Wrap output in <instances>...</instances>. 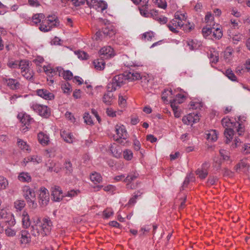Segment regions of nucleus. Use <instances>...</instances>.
Listing matches in <instances>:
<instances>
[{"label":"nucleus","instance_id":"nucleus-30","mask_svg":"<svg viewBox=\"0 0 250 250\" xmlns=\"http://www.w3.org/2000/svg\"><path fill=\"white\" fill-rule=\"evenodd\" d=\"M18 178L19 180L22 182L29 183L31 181V177L28 172H22L20 173Z\"/></svg>","mask_w":250,"mask_h":250},{"label":"nucleus","instance_id":"nucleus-29","mask_svg":"<svg viewBox=\"0 0 250 250\" xmlns=\"http://www.w3.org/2000/svg\"><path fill=\"white\" fill-rule=\"evenodd\" d=\"M14 226H10L5 224L4 231L6 235L8 237H14L16 234V230L13 228Z\"/></svg>","mask_w":250,"mask_h":250},{"label":"nucleus","instance_id":"nucleus-31","mask_svg":"<svg viewBox=\"0 0 250 250\" xmlns=\"http://www.w3.org/2000/svg\"><path fill=\"white\" fill-rule=\"evenodd\" d=\"M93 65L94 67L98 70H102L105 67V62L102 59V58L98 59L97 60H95L93 61Z\"/></svg>","mask_w":250,"mask_h":250},{"label":"nucleus","instance_id":"nucleus-9","mask_svg":"<svg viewBox=\"0 0 250 250\" xmlns=\"http://www.w3.org/2000/svg\"><path fill=\"white\" fill-rule=\"evenodd\" d=\"M43 69L46 74L47 75V81H49V79H52L57 75L60 76L62 70V68L61 67H57L55 68H53L50 65L44 66H43Z\"/></svg>","mask_w":250,"mask_h":250},{"label":"nucleus","instance_id":"nucleus-21","mask_svg":"<svg viewBox=\"0 0 250 250\" xmlns=\"http://www.w3.org/2000/svg\"><path fill=\"white\" fill-rule=\"evenodd\" d=\"M113 91L108 90L107 89V92L104 95L103 97V102L106 105H110L112 103L114 96L112 92Z\"/></svg>","mask_w":250,"mask_h":250},{"label":"nucleus","instance_id":"nucleus-38","mask_svg":"<svg viewBox=\"0 0 250 250\" xmlns=\"http://www.w3.org/2000/svg\"><path fill=\"white\" fill-rule=\"evenodd\" d=\"M194 112L188 114L187 116H184L182 119L183 122L189 125L194 123Z\"/></svg>","mask_w":250,"mask_h":250},{"label":"nucleus","instance_id":"nucleus-61","mask_svg":"<svg viewBox=\"0 0 250 250\" xmlns=\"http://www.w3.org/2000/svg\"><path fill=\"white\" fill-rule=\"evenodd\" d=\"M119 104L121 107H125L126 106V101L125 97L120 95L119 96Z\"/></svg>","mask_w":250,"mask_h":250},{"label":"nucleus","instance_id":"nucleus-26","mask_svg":"<svg viewBox=\"0 0 250 250\" xmlns=\"http://www.w3.org/2000/svg\"><path fill=\"white\" fill-rule=\"evenodd\" d=\"M38 138L40 144L43 146H46L49 142L48 135L43 132L39 133L38 134Z\"/></svg>","mask_w":250,"mask_h":250},{"label":"nucleus","instance_id":"nucleus-25","mask_svg":"<svg viewBox=\"0 0 250 250\" xmlns=\"http://www.w3.org/2000/svg\"><path fill=\"white\" fill-rule=\"evenodd\" d=\"M34 223L31 226V232L33 235L36 236L41 234V229L39 228V226H41L40 219L37 218V220L34 222Z\"/></svg>","mask_w":250,"mask_h":250},{"label":"nucleus","instance_id":"nucleus-24","mask_svg":"<svg viewBox=\"0 0 250 250\" xmlns=\"http://www.w3.org/2000/svg\"><path fill=\"white\" fill-rule=\"evenodd\" d=\"M21 220L23 227L24 228H28L31 224L30 216L26 211H23L22 213Z\"/></svg>","mask_w":250,"mask_h":250},{"label":"nucleus","instance_id":"nucleus-40","mask_svg":"<svg viewBox=\"0 0 250 250\" xmlns=\"http://www.w3.org/2000/svg\"><path fill=\"white\" fill-rule=\"evenodd\" d=\"M19 68L21 69V73L29 70V62L28 61L22 60L19 62Z\"/></svg>","mask_w":250,"mask_h":250},{"label":"nucleus","instance_id":"nucleus-5","mask_svg":"<svg viewBox=\"0 0 250 250\" xmlns=\"http://www.w3.org/2000/svg\"><path fill=\"white\" fill-rule=\"evenodd\" d=\"M23 196L27 201L29 206L34 208L36 207L37 204L35 203L36 194L34 189L29 186H24L23 188Z\"/></svg>","mask_w":250,"mask_h":250},{"label":"nucleus","instance_id":"nucleus-23","mask_svg":"<svg viewBox=\"0 0 250 250\" xmlns=\"http://www.w3.org/2000/svg\"><path fill=\"white\" fill-rule=\"evenodd\" d=\"M102 31L104 36L105 38H111L116 33V30L112 25H109L103 28Z\"/></svg>","mask_w":250,"mask_h":250},{"label":"nucleus","instance_id":"nucleus-57","mask_svg":"<svg viewBox=\"0 0 250 250\" xmlns=\"http://www.w3.org/2000/svg\"><path fill=\"white\" fill-rule=\"evenodd\" d=\"M21 74L23 77H24L27 80H31L33 78V71L30 69L25 72H22Z\"/></svg>","mask_w":250,"mask_h":250},{"label":"nucleus","instance_id":"nucleus-22","mask_svg":"<svg viewBox=\"0 0 250 250\" xmlns=\"http://www.w3.org/2000/svg\"><path fill=\"white\" fill-rule=\"evenodd\" d=\"M205 137L209 142H213L217 139V134L215 130H207L205 132Z\"/></svg>","mask_w":250,"mask_h":250},{"label":"nucleus","instance_id":"nucleus-63","mask_svg":"<svg viewBox=\"0 0 250 250\" xmlns=\"http://www.w3.org/2000/svg\"><path fill=\"white\" fill-rule=\"evenodd\" d=\"M220 153L224 160H228L229 159V153L228 151L224 149H221L220 150Z\"/></svg>","mask_w":250,"mask_h":250},{"label":"nucleus","instance_id":"nucleus-47","mask_svg":"<svg viewBox=\"0 0 250 250\" xmlns=\"http://www.w3.org/2000/svg\"><path fill=\"white\" fill-rule=\"evenodd\" d=\"M8 185V180L3 176H0V189H4Z\"/></svg>","mask_w":250,"mask_h":250},{"label":"nucleus","instance_id":"nucleus-58","mask_svg":"<svg viewBox=\"0 0 250 250\" xmlns=\"http://www.w3.org/2000/svg\"><path fill=\"white\" fill-rule=\"evenodd\" d=\"M189 105L190 108L196 109L202 107L203 106V104L201 102L192 101L190 103Z\"/></svg>","mask_w":250,"mask_h":250},{"label":"nucleus","instance_id":"nucleus-15","mask_svg":"<svg viewBox=\"0 0 250 250\" xmlns=\"http://www.w3.org/2000/svg\"><path fill=\"white\" fill-rule=\"evenodd\" d=\"M52 196L53 200L56 202L61 201L63 197H64V195H63L61 188L57 186H55L52 188Z\"/></svg>","mask_w":250,"mask_h":250},{"label":"nucleus","instance_id":"nucleus-17","mask_svg":"<svg viewBox=\"0 0 250 250\" xmlns=\"http://www.w3.org/2000/svg\"><path fill=\"white\" fill-rule=\"evenodd\" d=\"M99 52L102 58L107 59L114 56L113 49L110 46L103 47Z\"/></svg>","mask_w":250,"mask_h":250},{"label":"nucleus","instance_id":"nucleus-36","mask_svg":"<svg viewBox=\"0 0 250 250\" xmlns=\"http://www.w3.org/2000/svg\"><path fill=\"white\" fill-rule=\"evenodd\" d=\"M45 15L43 13H39L34 15L32 17V21L35 24H38L44 21L45 19Z\"/></svg>","mask_w":250,"mask_h":250},{"label":"nucleus","instance_id":"nucleus-53","mask_svg":"<svg viewBox=\"0 0 250 250\" xmlns=\"http://www.w3.org/2000/svg\"><path fill=\"white\" fill-rule=\"evenodd\" d=\"M226 76L232 81H236V77L230 69H227L226 71Z\"/></svg>","mask_w":250,"mask_h":250},{"label":"nucleus","instance_id":"nucleus-59","mask_svg":"<svg viewBox=\"0 0 250 250\" xmlns=\"http://www.w3.org/2000/svg\"><path fill=\"white\" fill-rule=\"evenodd\" d=\"M170 105L173 109L174 116L176 118H179L180 116V112L177 110L178 105H175L174 103H171Z\"/></svg>","mask_w":250,"mask_h":250},{"label":"nucleus","instance_id":"nucleus-62","mask_svg":"<svg viewBox=\"0 0 250 250\" xmlns=\"http://www.w3.org/2000/svg\"><path fill=\"white\" fill-rule=\"evenodd\" d=\"M218 179L216 177L210 176L208 179L207 184L208 185H213L217 181Z\"/></svg>","mask_w":250,"mask_h":250},{"label":"nucleus","instance_id":"nucleus-35","mask_svg":"<svg viewBox=\"0 0 250 250\" xmlns=\"http://www.w3.org/2000/svg\"><path fill=\"white\" fill-rule=\"evenodd\" d=\"M90 180L94 184H99L102 181V177L100 174L94 172L90 175Z\"/></svg>","mask_w":250,"mask_h":250},{"label":"nucleus","instance_id":"nucleus-18","mask_svg":"<svg viewBox=\"0 0 250 250\" xmlns=\"http://www.w3.org/2000/svg\"><path fill=\"white\" fill-rule=\"evenodd\" d=\"M36 93L39 96L46 100H51L54 98V95L52 93L44 89L37 90Z\"/></svg>","mask_w":250,"mask_h":250},{"label":"nucleus","instance_id":"nucleus-6","mask_svg":"<svg viewBox=\"0 0 250 250\" xmlns=\"http://www.w3.org/2000/svg\"><path fill=\"white\" fill-rule=\"evenodd\" d=\"M222 125L226 128H236V130L239 136L242 135L244 131V127L239 122H231L229 118H223L221 121Z\"/></svg>","mask_w":250,"mask_h":250},{"label":"nucleus","instance_id":"nucleus-50","mask_svg":"<svg viewBox=\"0 0 250 250\" xmlns=\"http://www.w3.org/2000/svg\"><path fill=\"white\" fill-rule=\"evenodd\" d=\"M83 118L84 119V123L88 125H93V121L91 119V116L89 115V113L88 112H85L84 114Z\"/></svg>","mask_w":250,"mask_h":250},{"label":"nucleus","instance_id":"nucleus-55","mask_svg":"<svg viewBox=\"0 0 250 250\" xmlns=\"http://www.w3.org/2000/svg\"><path fill=\"white\" fill-rule=\"evenodd\" d=\"M213 28L211 27H204L202 29V33L204 37L207 38L212 33Z\"/></svg>","mask_w":250,"mask_h":250},{"label":"nucleus","instance_id":"nucleus-52","mask_svg":"<svg viewBox=\"0 0 250 250\" xmlns=\"http://www.w3.org/2000/svg\"><path fill=\"white\" fill-rule=\"evenodd\" d=\"M75 54L77 55L78 58L81 60H86L88 58V55L84 51H77L75 52Z\"/></svg>","mask_w":250,"mask_h":250},{"label":"nucleus","instance_id":"nucleus-60","mask_svg":"<svg viewBox=\"0 0 250 250\" xmlns=\"http://www.w3.org/2000/svg\"><path fill=\"white\" fill-rule=\"evenodd\" d=\"M30 159L31 162L35 164H39L42 162L41 157L37 155L30 156Z\"/></svg>","mask_w":250,"mask_h":250},{"label":"nucleus","instance_id":"nucleus-1","mask_svg":"<svg viewBox=\"0 0 250 250\" xmlns=\"http://www.w3.org/2000/svg\"><path fill=\"white\" fill-rule=\"evenodd\" d=\"M187 17L184 14L176 13L175 18L167 25L169 29L173 33L178 32L177 29L181 28L187 24Z\"/></svg>","mask_w":250,"mask_h":250},{"label":"nucleus","instance_id":"nucleus-42","mask_svg":"<svg viewBox=\"0 0 250 250\" xmlns=\"http://www.w3.org/2000/svg\"><path fill=\"white\" fill-rule=\"evenodd\" d=\"M64 168L65 169L67 174H70L73 172L72 164L69 160L65 161L64 164Z\"/></svg>","mask_w":250,"mask_h":250},{"label":"nucleus","instance_id":"nucleus-20","mask_svg":"<svg viewBox=\"0 0 250 250\" xmlns=\"http://www.w3.org/2000/svg\"><path fill=\"white\" fill-rule=\"evenodd\" d=\"M249 165L246 160H241L235 167V169L237 172L242 171L247 173L249 171Z\"/></svg>","mask_w":250,"mask_h":250},{"label":"nucleus","instance_id":"nucleus-51","mask_svg":"<svg viewBox=\"0 0 250 250\" xmlns=\"http://www.w3.org/2000/svg\"><path fill=\"white\" fill-rule=\"evenodd\" d=\"M124 158L127 161L131 160L133 158V153L129 149H126L123 152Z\"/></svg>","mask_w":250,"mask_h":250},{"label":"nucleus","instance_id":"nucleus-28","mask_svg":"<svg viewBox=\"0 0 250 250\" xmlns=\"http://www.w3.org/2000/svg\"><path fill=\"white\" fill-rule=\"evenodd\" d=\"M208 58L210 60L211 65L216 64L219 61V53L215 50H211L210 53L208 54Z\"/></svg>","mask_w":250,"mask_h":250},{"label":"nucleus","instance_id":"nucleus-4","mask_svg":"<svg viewBox=\"0 0 250 250\" xmlns=\"http://www.w3.org/2000/svg\"><path fill=\"white\" fill-rule=\"evenodd\" d=\"M116 136L114 139L122 145L125 146L127 143V133L125 127L122 125H116L115 126Z\"/></svg>","mask_w":250,"mask_h":250},{"label":"nucleus","instance_id":"nucleus-43","mask_svg":"<svg viewBox=\"0 0 250 250\" xmlns=\"http://www.w3.org/2000/svg\"><path fill=\"white\" fill-rule=\"evenodd\" d=\"M95 7L98 11L103 12L107 8V4L104 1H101L95 5Z\"/></svg>","mask_w":250,"mask_h":250},{"label":"nucleus","instance_id":"nucleus-44","mask_svg":"<svg viewBox=\"0 0 250 250\" xmlns=\"http://www.w3.org/2000/svg\"><path fill=\"white\" fill-rule=\"evenodd\" d=\"M62 89L63 93L69 94L72 91V87L68 82H65L62 84Z\"/></svg>","mask_w":250,"mask_h":250},{"label":"nucleus","instance_id":"nucleus-45","mask_svg":"<svg viewBox=\"0 0 250 250\" xmlns=\"http://www.w3.org/2000/svg\"><path fill=\"white\" fill-rule=\"evenodd\" d=\"M184 98L185 97L183 95L181 94H178L176 95V96L175 99L170 101V103H174L175 105H178V104L183 103Z\"/></svg>","mask_w":250,"mask_h":250},{"label":"nucleus","instance_id":"nucleus-49","mask_svg":"<svg viewBox=\"0 0 250 250\" xmlns=\"http://www.w3.org/2000/svg\"><path fill=\"white\" fill-rule=\"evenodd\" d=\"M155 33L152 31L146 32L142 35V39L147 41H151L154 37Z\"/></svg>","mask_w":250,"mask_h":250},{"label":"nucleus","instance_id":"nucleus-10","mask_svg":"<svg viewBox=\"0 0 250 250\" xmlns=\"http://www.w3.org/2000/svg\"><path fill=\"white\" fill-rule=\"evenodd\" d=\"M41 226H39L41 229V234L42 236L48 234L52 226V223L49 218H45L42 220V222H40Z\"/></svg>","mask_w":250,"mask_h":250},{"label":"nucleus","instance_id":"nucleus-48","mask_svg":"<svg viewBox=\"0 0 250 250\" xmlns=\"http://www.w3.org/2000/svg\"><path fill=\"white\" fill-rule=\"evenodd\" d=\"M61 75H62L63 78L66 80H71L73 78V74L69 70L64 71L62 69V71Z\"/></svg>","mask_w":250,"mask_h":250},{"label":"nucleus","instance_id":"nucleus-16","mask_svg":"<svg viewBox=\"0 0 250 250\" xmlns=\"http://www.w3.org/2000/svg\"><path fill=\"white\" fill-rule=\"evenodd\" d=\"M209 164L205 162L202 164L200 168H198L196 171V174L198 175L201 179H205L208 175V168L209 167Z\"/></svg>","mask_w":250,"mask_h":250},{"label":"nucleus","instance_id":"nucleus-33","mask_svg":"<svg viewBox=\"0 0 250 250\" xmlns=\"http://www.w3.org/2000/svg\"><path fill=\"white\" fill-rule=\"evenodd\" d=\"M158 12L156 11L152 10L151 12V15L154 17V18L161 24H165L167 21V18L166 17L161 16H157Z\"/></svg>","mask_w":250,"mask_h":250},{"label":"nucleus","instance_id":"nucleus-2","mask_svg":"<svg viewBox=\"0 0 250 250\" xmlns=\"http://www.w3.org/2000/svg\"><path fill=\"white\" fill-rule=\"evenodd\" d=\"M60 21L58 17L55 15H49L40 25L39 29L44 32L50 31L52 28L58 26Z\"/></svg>","mask_w":250,"mask_h":250},{"label":"nucleus","instance_id":"nucleus-37","mask_svg":"<svg viewBox=\"0 0 250 250\" xmlns=\"http://www.w3.org/2000/svg\"><path fill=\"white\" fill-rule=\"evenodd\" d=\"M18 146L21 148V150H26L27 151H29L31 150V149L28 146V145L26 143V142H24L23 140L18 139Z\"/></svg>","mask_w":250,"mask_h":250},{"label":"nucleus","instance_id":"nucleus-54","mask_svg":"<svg viewBox=\"0 0 250 250\" xmlns=\"http://www.w3.org/2000/svg\"><path fill=\"white\" fill-rule=\"evenodd\" d=\"M229 38L232 40L234 44H237L238 42L242 39V35L240 34L237 35H229Z\"/></svg>","mask_w":250,"mask_h":250},{"label":"nucleus","instance_id":"nucleus-14","mask_svg":"<svg viewBox=\"0 0 250 250\" xmlns=\"http://www.w3.org/2000/svg\"><path fill=\"white\" fill-rule=\"evenodd\" d=\"M39 198L42 206H45L48 204L49 201V192L46 188L42 187L40 188Z\"/></svg>","mask_w":250,"mask_h":250},{"label":"nucleus","instance_id":"nucleus-64","mask_svg":"<svg viewBox=\"0 0 250 250\" xmlns=\"http://www.w3.org/2000/svg\"><path fill=\"white\" fill-rule=\"evenodd\" d=\"M236 72L237 74H243L245 72H247V70L245 66H238L236 68Z\"/></svg>","mask_w":250,"mask_h":250},{"label":"nucleus","instance_id":"nucleus-41","mask_svg":"<svg viewBox=\"0 0 250 250\" xmlns=\"http://www.w3.org/2000/svg\"><path fill=\"white\" fill-rule=\"evenodd\" d=\"M25 203L22 200H17L14 202V207L17 211H21L25 207Z\"/></svg>","mask_w":250,"mask_h":250},{"label":"nucleus","instance_id":"nucleus-19","mask_svg":"<svg viewBox=\"0 0 250 250\" xmlns=\"http://www.w3.org/2000/svg\"><path fill=\"white\" fill-rule=\"evenodd\" d=\"M18 118L24 125L28 126L33 121L30 115L25 113H20L18 115Z\"/></svg>","mask_w":250,"mask_h":250},{"label":"nucleus","instance_id":"nucleus-12","mask_svg":"<svg viewBox=\"0 0 250 250\" xmlns=\"http://www.w3.org/2000/svg\"><path fill=\"white\" fill-rule=\"evenodd\" d=\"M2 80L11 89L17 90L20 87L21 84L17 79L7 78L5 77L2 78Z\"/></svg>","mask_w":250,"mask_h":250},{"label":"nucleus","instance_id":"nucleus-34","mask_svg":"<svg viewBox=\"0 0 250 250\" xmlns=\"http://www.w3.org/2000/svg\"><path fill=\"white\" fill-rule=\"evenodd\" d=\"M234 128H226L224 131V136L226 138V143L229 144L233 138L234 135Z\"/></svg>","mask_w":250,"mask_h":250},{"label":"nucleus","instance_id":"nucleus-46","mask_svg":"<svg viewBox=\"0 0 250 250\" xmlns=\"http://www.w3.org/2000/svg\"><path fill=\"white\" fill-rule=\"evenodd\" d=\"M214 30H212V36L214 37V38L216 39H220L222 38L223 36V33L222 30L219 28H217L216 29H214L213 28Z\"/></svg>","mask_w":250,"mask_h":250},{"label":"nucleus","instance_id":"nucleus-8","mask_svg":"<svg viewBox=\"0 0 250 250\" xmlns=\"http://www.w3.org/2000/svg\"><path fill=\"white\" fill-rule=\"evenodd\" d=\"M0 219H2V222L4 224L10 226H15L16 220L13 214L10 212H8L4 209H0Z\"/></svg>","mask_w":250,"mask_h":250},{"label":"nucleus","instance_id":"nucleus-32","mask_svg":"<svg viewBox=\"0 0 250 250\" xmlns=\"http://www.w3.org/2000/svg\"><path fill=\"white\" fill-rule=\"evenodd\" d=\"M187 45L191 50L197 49L201 45V43L196 40H189L187 41Z\"/></svg>","mask_w":250,"mask_h":250},{"label":"nucleus","instance_id":"nucleus-3","mask_svg":"<svg viewBox=\"0 0 250 250\" xmlns=\"http://www.w3.org/2000/svg\"><path fill=\"white\" fill-rule=\"evenodd\" d=\"M126 80H127L126 76L124 74L116 75L108 83L107 89L110 91H115L125 83Z\"/></svg>","mask_w":250,"mask_h":250},{"label":"nucleus","instance_id":"nucleus-56","mask_svg":"<svg viewBox=\"0 0 250 250\" xmlns=\"http://www.w3.org/2000/svg\"><path fill=\"white\" fill-rule=\"evenodd\" d=\"M172 95V91L170 90H165V91L162 93V99L164 101H167L168 96H171Z\"/></svg>","mask_w":250,"mask_h":250},{"label":"nucleus","instance_id":"nucleus-7","mask_svg":"<svg viewBox=\"0 0 250 250\" xmlns=\"http://www.w3.org/2000/svg\"><path fill=\"white\" fill-rule=\"evenodd\" d=\"M30 107L34 111L42 117L47 118L50 114L49 110L46 105L32 103L30 105Z\"/></svg>","mask_w":250,"mask_h":250},{"label":"nucleus","instance_id":"nucleus-39","mask_svg":"<svg viewBox=\"0 0 250 250\" xmlns=\"http://www.w3.org/2000/svg\"><path fill=\"white\" fill-rule=\"evenodd\" d=\"M125 76L126 79L130 81L137 80L142 79L140 74L138 72H129Z\"/></svg>","mask_w":250,"mask_h":250},{"label":"nucleus","instance_id":"nucleus-13","mask_svg":"<svg viewBox=\"0 0 250 250\" xmlns=\"http://www.w3.org/2000/svg\"><path fill=\"white\" fill-rule=\"evenodd\" d=\"M138 174L137 173H131L124 179V182L126 183V188H127L134 189L137 187V184H134L132 182L138 177Z\"/></svg>","mask_w":250,"mask_h":250},{"label":"nucleus","instance_id":"nucleus-27","mask_svg":"<svg viewBox=\"0 0 250 250\" xmlns=\"http://www.w3.org/2000/svg\"><path fill=\"white\" fill-rule=\"evenodd\" d=\"M61 136L65 142L67 143H73L74 137L71 133L66 131H62L61 132Z\"/></svg>","mask_w":250,"mask_h":250},{"label":"nucleus","instance_id":"nucleus-11","mask_svg":"<svg viewBox=\"0 0 250 250\" xmlns=\"http://www.w3.org/2000/svg\"><path fill=\"white\" fill-rule=\"evenodd\" d=\"M19 239L21 245L23 247H25L26 245L29 244L31 241L30 234L28 231L26 230H22L20 232Z\"/></svg>","mask_w":250,"mask_h":250}]
</instances>
